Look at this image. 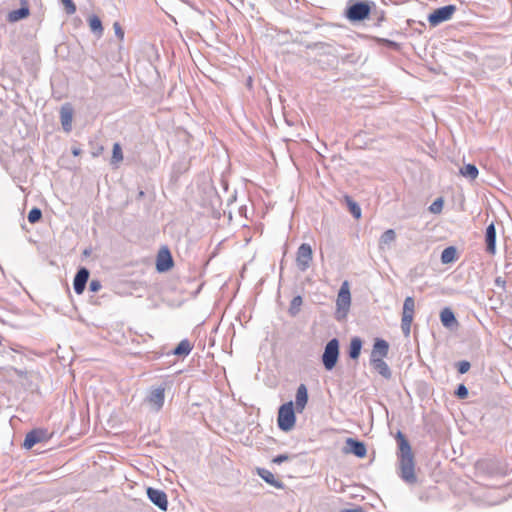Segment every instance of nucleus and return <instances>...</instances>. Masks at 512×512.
<instances>
[{
	"label": "nucleus",
	"instance_id": "43",
	"mask_svg": "<svg viewBox=\"0 0 512 512\" xmlns=\"http://www.w3.org/2000/svg\"><path fill=\"white\" fill-rule=\"evenodd\" d=\"M381 41L383 43H385L386 45H388L389 47H398V44L394 41L387 40V39H382Z\"/></svg>",
	"mask_w": 512,
	"mask_h": 512
},
{
	"label": "nucleus",
	"instance_id": "21",
	"mask_svg": "<svg viewBox=\"0 0 512 512\" xmlns=\"http://www.w3.org/2000/svg\"><path fill=\"white\" fill-rule=\"evenodd\" d=\"M30 10L28 6H21L17 10L10 11L8 13L7 19L9 22H18L22 19H25L29 16Z\"/></svg>",
	"mask_w": 512,
	"mask_h": 512
},
{
	"label": "nucleus",
	"instance_id": "15",
	"mask_svg": "<svg viewBox=\"0 0 512 512\" xmlns=\"http://www.w3.org/2000/svg\"><path fill=\"white\" fill-rule=\"evenodd\" d=\"M486 252L494 255L496 253V228L494 223H490L485 232Z\"/></svg>",
	"mask_w": 512,
	"mask_h": 512
},
{
	"label": "nucleus",
	"instance_id": "6",
	"mask_svg": "<svg viewBox=\"0 0 512 512\" xmlns=\"http://www.w3.org/2000/svg\"><path fill=\"white\" fill-rule=\"evenodd\" d=\"M456 11L455 5H446L435 9L429 16L428 21L431 26H437L442 22L449 20Z\"/></svg>",
	"mask_w": 512,
	"mask_h": 512
},
{
	"label": "nucleus",
	"instance_id": "24",
	"mask_svg": "<svg viewBox=\"0 0 512 512\" xmlns=\"http://www.w3.org/2000/svg\"><path fill=\"white\" fill-rule=\"evenodd\" d=\"M362 348V340L359 337H354L351 339L349 346V357L351 359H357L361 353Z\"/></svg>",
	"mask_w": 512,
	"mask_h": 512
},
{
	"label": "nucleus",
	"instance_id": "50",
	"mask_svg": "<svg viewBox=\"0 0 512 512\" xmlns=\"http://www.w3.org/2000/svg\"><path fill=\"white\" fill-rule=\"evenodd\" d=\"M466 418L465 417H462V418H459V421H464Z\"/></svg>",
	"mask_w": 512,
	"mask_h": 512
},
{
	"label": "nucleus",
	"instance_id": "20",
	"mask_svg": "<svg viewBox=\"0 0 512 512\" xmlns=\"http://www.w3.org/2000/svg\"><path fill=\"white\" fill-rule=\"evenodd\" d=\"M370 362L373 368L384 378L388 379L391 377V370L383 358H370Z\"/></svg>",
	"mask_w": 512,
	"mask_h": 512
},
{
	"label": "nucleus",
	"instance_id": "23",
	"mask_svg": "<svg viewBox=\"0 0 512 512\" xmlns=\"http://www.w3.org/2000/svg\"><path fill=\"white\" fill-rule=\"evenodd\" d=\"M457 259V249L454 246L446 247L441 253V262L449 264Z\"/></svg>",
	"mask_w": 512,
	"mask_h": 512
},
{
	"label": "nucleus",
	"instance_id": "5",
	"mask_svg": "<svg viewBox=\"0 0 512 512\" xmlns=\"http://www.w3.org/2000/svg\"><path fill=\"white\" fill-rule=\"evenodd\" d=\"M52 437L47 429L35 428L26 434L23 447L25 449H31L37 443L47 442Z\"/></svg>",
	"mask_w": 512,
	"mask_h": 512
},
{
	"label": "nucleus",
	"instance_id": "12",
	"mask_svg": "<svg viewBox=\"0 0 512 512\" xmlns=\"http://www.w3.org/2000/svg\"><path fill=\"white\" fill-rule=\"evenodd\" d=\"M89 275L90 272L86 267H81L78 269L73 280V288L76 294L80 295L84 292L89 279Z\"/></svg>",
	"mask_w": 512,
	"mask_h": 512
},
{
	"label": "nucleus",
	"instance_id": "46",
	"mask_svg": "<svg viewBox=\"0 0 512 512\" xmlns=\"http://www.w3.org/2000/svg\"><path fill=\"white\" fill-rule=\"evenodd\" d=\"M223 419H224V428H225V430L229 431L230 428L228 425L230 422H232V418L225 417Z\"/></svg>",
	"mask_w": 512,
	"mask_h": 512
},
{
	"label": "nucleus",
	"instance_id": "27",
	"mask_svg": "<svg viewBox=\"0 0 512 512\" xmlns=\"http://www.w3.org/2000/svg\"><path fill=\"white\" fill-rule=\"evenodd\" d=\"M192 348L193 346L190 341L184 339L174 348L173 354L177 356H186L191 352Z\"/></svg>",
	"mask_w": 512,
	"mask_h": 512
},
{
	"label": "nucleus",
	"instance_id": "49",
	"mask_svg": "<svg viewBox=\"0 0 512 512\" xmlns=\"http://www.w3.org/2000/svg\"><path fill=\"white\" fill-rule=\"evenodd\" d=\"M21 6H28L27 0H20Z\"/></svg>",
	"mask_w": 512,
	"mask_h": 512
},
{
	"label": "nucleus",
	"instance_id": "16",
	"mask_svg": "<svg viewBox=\"0 0 512 512\" xmlns=\"http://www.w3.org/2000/svg\"><path fill=\"white\" fill-rule=\"evenodd\" d=\"M308 402V390L305 384H300L295 395L296 412L302 413Z\"/></svg>",
	"mask_w": 512,
	"mask_h": 512
},
{
	"label": "nucleus",
	"instance_id": "36",
	"mask_svg": "<svg viewBox=\"0 0 512 512\" xmlns=\"http://www.w3.org/2000/svg\"><path fill=\"white\" fill-rule=\"evenodd\" d=\"M64 5L65 11L68 15H72L76 12V5L73 0H60Z\"/></svg>",
	"mask_w": 512,
	"mask_h": 512
},
{
	"label": "nucleus",
	"instance_id": "42",
	"mask_svg": "<svg viewBox=\"0 0 512 512\" xmlns=\"http://www.w3.org/2000/svg\"><path fill=\"white\" fill-rule=\"evenodd\" d=\"M102 285L99 280H92L89 284V289L92 292H97L101 289Z\"/></svg>",
	"mask_w": 512,
	"mask_h": 512
},
{
	"label": "nucleus",
	"instance_id": "22",
	"mask_svg": "<svg viewBox=\"0 0 512 512\" xmlns=\"http://www.w3.org/2000/svg\"><path fill=\"white\" fill-rule=\"evenodd\" d=\"M257 473L266 483H268L276 488L282 487V483L275 479V476L273 475V473L271 471H269L265 468H258Z\"/></svg>",
	"mask_w": 512,
	"mask_h": 512
},
{
	"label": "nucleus",
	"instance_id": "9",
	"mask_svg": "<svg viewBox=\"0 0 512 512\" xmlns=\"http://www.w3.org/2000/svg\"><path fill=\"white\" fill-rule=\"evenodd\" d=\"M146 493H147L149 500L155 506H157L162 511L167 510L168 500H167V495L163 490L148 487Z\"/></svg>",
	"mask_w": 512,
	"mask_h": 512
},
{
	"label": "nucleus",
	"instance_id": "34",
	"mask_svg": "<svg viewBox=\"0 0 512 512\" xmlns=\"http://www.w3.org/2000/svg\"><path fill=\"white\" fill-rule=\"evenodd\" d=\"M28 221L31 223V224H35L37 222H39L42 218V211L41 209L37 208V207H34L32 208L29 213H28Z\"/></svg>",
	"mask_w": 512,
	"mask_h": 512
},
{
	"label": "nucleus",
	"instance_id": "11",
	"mask_svg": "<svg viewBox=\"0 0 512 512\" xmlns=\"http://www.w3.org/2000/svg\"><path fill=\"white\" fill-rule=\"evenodd\" d=\"M164 387H157L150 391L146 401L151 406L153 412H158L164 404Z\"/></svg>",
	"mask_w": 512,
	"mask_h": 512
},
{
	"label": "nucleus",
	"instance_id": "14",
	"mask_svg": "<svg viewBox=\"0 0 512 512\" xmlns=\"http://www.w3.org/2000/svg\"><path fill=\"white\" fill-rule=\"evenodd\" d=\"M173 266L172 256L167 248L160 250L157 255L156 269L158 272H166Z\"/></svg>",
	"mask_w": 512,
	"mask_h": 512
},
{
	"label": "nucleus",
	"instance_id": "45",
	"mask_svg": "<svg viewBox=\"0 0 512 512\" xmlns=\"http://www.w3.org/2000/svg\"><path fill=\"white\" fill-rule=\"evenodd\" d=\"M103 152V146H99L96 150L92 151L93 157H98Z\"/></svg>",
	"mask_w": 512,
	"mask_h": 512
},
{
	"label": "nucleus",
	"instance_id": "3",
	"mask_svg": "<svg viewBox=\"0 0 512 512\" xmlns=\"http://www.w3.org/2000/svg\"><path fill=\"white\" fill-rule=\"evenodd\" d=\"M339 358V341L333 338L327 342L322 354V363L326 370L331 371Z\"/></svg>",
	"mask_w": 512,
	"mask_h": 512
},
{
	"label": "nucleus",
	"instance_id": "32",
	"mask_svg": "<svg viewBox=\"0 0 512 512\" xmlns=\"http://www.w3.org/2000/svg\"><path fill=\"white\" fill-rule=\"evenodd\" d=\"M302 303H303V300L300 295L293 297V299L291 300V303H290L289 310H288L289 314L291 316H296L300 311V307H301Z\"/></svg>",
	"mask_w": 512,
	"mask_h": 512
},
{
	"label": "nucleus",
	"instance_id": "29",
	"mask_svg": "<svg viewBox=\"0 0 512 512\" xmlns=\"http://www.w3.org/2000/svg\"><path fill=\"white\" fill-rule=\"evenodd\" d=\"M295 406L292 401L284 403L279 407L277 416H295Z\"/></svg>",
	"mask_w": 512,
	"mask_h": 512
},
{
	"label": "nucleus",
	"instance_id": "4",
	"mask_svg": "<svg viewBox=\"0 0 512 512\" xmlns=\"http://www.w3.org/2000/svg\"><path fill=\"white\" fill-rule=\"evenodd\" d=\"M415 301L414 298L408 296L405 298L403 303L402 319H401V330L403 334L408 337L411 332V324L414 317Z\"/></svg>",
	"mask_w": 512,
	"mask_h": 512
},
{
	"label": "nucleus",
	"instance_id": "1",
	"mask_svg": "<svg viewBox=\"0 0 512 512\" xmlns=\"http://www.w3.org/2000/svg\"><path fill=\"white\" fill-rule=\"evenodd\" d=\"M396 440L399 446L400 477L408 484H415L417 477L415 475L414 455L409 441L401 431L397 432Z\"/></svg>",
	"mask_w": 512,
	"mask_h": 512
},
{
	"label": "nucleus",
	"instance_id": "25",
	"mask_svg": "<svg viewBox=\"0 0 512 512\" xmlns=\"http://www.w3.org/2000/svg\"><path fill=\"white\" fill-rule=\"evenodd\" d=\"M88 23L91 31L98 37H101L103 34V26L100 18L96 15H92L88 18Z\"/></svg>",
	"mask_w": 512,
	"mask_h": 512
},
{
	"label": "nucleus",
	"instance_id": "33",
	"mask_svg": "<svg viewBox=\"0 0 512 512\" xmlns=\"http://www.w3.org/2000/svg\"><path fill=\"white\" fill-rule=\"evenodd\" d=\"M396 238V233L393 229L386 230L380 237V244L381 245H389L392 243Z\"/></svg>",
	"mask_w": 512,
	"mask_h": 512
},
{
	"label": "nucleus",
	"instance_id": "19",
	"mask_svg": "<svg viewBox=\"0 0 512 512\" xmlns=\"http://www.w3.org/2000/svg\"><path fill=\"white\" fill-rule=\"evenodd\" d=\"M440 320L442 325L446 328H453L458 325L454 312L450 308H444L440 312Z\"/></svg>",
	"mask_w": 512,
	"mask_h": 512
},
{
	"label": "nucleus",
	"instance_id": "28",
	"mask_svg": "<svg viewBox=\"0 0 512 512\" xmlns=\"http://www.w3.org/2000/svg\"><path fill=\"white\" fill-rule=\"evenodd\" d=\"M345 202L347 204L349 212L353 215L354 218L359 219L361 217V208L350 196L344 197Z\"/></svg>",
	"mask_w": 512,
	"mask_h": 512
},
{
	"label": "nucleus",
	"instance_id": "10",
	"mask_svg": "<svg viewBox=\"0 0 512 512\" xmlns=\"http://www.w3.org/2000/svg\"><path fill=\"white\" fill-rule=\"evenodd\" d=\"M350 303L351 294L349 290V285L348 282L345 281L340 287L336 300L338 312L343 311L344 313H346L350 307Z\"/></svg>",
	"mask_w": 512,
	"mask_h": 512
},
{
	"label": "nucleus",
	"instance_id": "2",
	"mask_svg": "<svg viewBox=\"0 0 512 512\" xmlns=\"http://www.w3.org/2000/svg\"><path fill=\"white\" fill-rule=\"evenodd\" d=\"M372 5L374 6V3L369 1L350 0L344 15L351 23L361 22L371 16Z\"/></svg>",
	"mask_w": 512,
	"mask_h": 512
},
{
	"label": "nucleus",
	"instance_id": "13",
	"mask_svg": "<svg viewBox=\"0 0 512 512\" xmlns=\"http://www.w3.org/2000/svg\"><path fill=\"white\" fill-rule=\"evenodd\" d=\"M346 446H345V452L354 454L355 456L359 458H363L366 456L367 449L363 442L354 439V438H347L346 439Z\"/></svg>",
	"mask_w": 512,
	"mask_h": 512
},
{
	"label": "nucleus",
	"instance_id": "7",
	"mask_svg": "<svg viewBox=\"0 0 512 512\" xmlns=\"http://www.w3.org/2000/svg\"><path fill=\"white\" fill-rule=\"evenodd\" d=\"M313 259V252L312 248L308 243H302L298 250L296 255V264L300 271L304 272L306 271L312 262Z\"/></svg>",
	"mask_w": 512,
	"mask_h": 512
},
{
	"label": "nucleus",
	"instance_id": "37",
	"mask_svg": "<svg viewBox=\"0 0 512 512\" xmlns=\"http://www.w3.org/2000/svg\"><path fill=\"white\" fill-rule=\"evenodd\" d=\"M456 367H457V370L460 374H465L466 372L469 371L470 367H471V364L470 362L466 361V360H463V361H459L457 364H456Z\"/></svg>",
	"mask_w": 512,
	"mask_h": 512
},
{
	"label": "nucleus",
	"instance_id": "18",
	"mask_svg": "<svg viewBox=\"0 0 512 512\" xmlns=\"http://www.w3.org/2000/svg\"><path fill=\"white\" fill-rule=\"evenodd\" d=\"M73 109L69 105H64L60 110V121L64 131L70 132L72 129Z\"/></svg>",
	"mask_w": 512,
	"mask_h": 512
},
{
	"label": "nucleus",
	"instance_id": "35",
	"mask_svg": "<svg viewBox=\"0 0 512 512\" xmlns=\"http://www.w3.org/2000/svg\"><path fill=\"white\" fill-rule=\"evenodd\" d=\"M444 205L443 198L439 197L429 206V211L433 214H438L442 211Z\"/></svg>",
	"mask_w": 512,
	"mask_h": 512
},
{
	"label": "nucleus",
	"instance_id": "41",
	"mask_svg": "<svg viewBox=\"0 0 512 512\" xmlns=\"http://www.w3.org/2000/svg\"><path fill=\"white\" fill-rule=\"evenodd\" d=\"M113 28H114V31H115V34L116 36L122 40L124 38V31L122 29V27L120 26V24L118 22H115L113 24Z\"/></svg>",
	"mask_w": 512,
	"mask_h": 512
},
{
	"label": "nucleus",
	"instance_id": "47",
	"mask_svg": "<svg viewBox=\"0 0 512 512\" xmlns=\"http://www.w3.org/2000/svg\"><path fill=\"white\" fill-rule=\"evenodd\" d=\"M341 512H363L362 508H354V509H343Z\"/></svg>",
	"mask_w": 512,
	"mask_h": 512
},
{
	"label": "nucleus",
	"instance_id": "31",
	"mask_svg": "<svg viewBox=\"0 0 512 512\" xmlns=\"http://www.w3.org/2000/svg\"><path fill=\"white\" fill-rule=\"evenodd\" d=\"M277 420L279 428L285 432L293 429L296 424V418H277Z\"/></svg>",
	"mask_w": 512,
	"mask_h": 512
},
{
	"label": "nucleus",
	"instance_id": "17",
	"mask_svg": "<svg viewBox=\"0 0 512 512\" xmlns=\"http://www.w3.org/2000/svg\"><path fill=\"white\" fill-rule=\"evenodd\" d=\"M389 351V344L386 340L381 338H376L373 349L371 352V358L377 359V358H384L387 356Z\"/></svg>",
	"mask_w": 512,
	"mask_h": 512
},
{
	"label": "nucleus",
	"instance_id": "8",
	"mask_svg": "<svg viewBox=\"0 0 512 512\" xmlns=\"http://www.w3.org/2000/svg\"><path fill=\"white\" fill-rule=\"evenodd\" d=\"M14 373L20 379V383L26 389L35 391L38 389L39 374L33 371H24L17 368H13Z\"/></svg>",
	"mask_w": 512,
	"mask_h": 512
},
{
	"label": "nucleus",
	"instance_id": "30",
	"mask_svg": "<svg viewBox=\"0 0 512 512\" xmlns=\"http://www.w3.org/2000/svg\"><path fill=\"white\" fill-rule=\"evenodd\" d=\"M123 161V152L119 143H114L111 157V164L117 165Z\"/></svg>",
	"mask_w": 512,
	"mask_h": 512
},
{
	"label": "nucleus",
	"instance_id": "39",
	"mask_svg": "<svg viewBox=\"0 0 512 512\" xmlns=\"http://www.w3.org/2000/svg\"><path fill=\"white\" fill-rule=\"evenodd\" d=\"M372 17L376 19V25L379 26L381 22L385 19L384 11H373L371 13Z\"/></svg>",
	"mask_w": 512,
	"mask_h": 512
},
{
	"label": "nucleus",
	"instance_id": "26",
	"mask_svg": "<svg viewBox=\"0 0 512 512\" xmlns=\"http://www.w3.org/2000/svg\"><path fill=\"white\" fill-rule=\"evenodd\" d=\"M460 174L469 179L474 180L477 178L479 171L478 168L474 164H466L463 167L460 168Z\"/></svg>",
	"mask_w": 512,
	"mask_h": 512
},
{
	"label": "nucleus",
	"instance_id": "48",
	"mask_svg": "<svg viewBox=\"0 0 512 512\" xmlns=\"http://www.w3.org/2000/svg\"><path fill=\"white\" fill-rule=\"evenodd\" d=\"M495 283L498 285V286H504L505 284V281L502 280L500 277H498L496 280H495Z\"/></svg>",
	"mask_w": 512,
	"mask_h": 512
},
{
	"label": "nucleus",
	"instance_id": "44",
	"mask_svg": "<svg viewBox=\"0 0 512 512\" xmlns=\"http://www.w3.org/2000/svg\"><path fill=\"white\" fill-rule=\"evenodd\" d=\"M71 152L74 156H79L82 153V150L80 147L74 146L72 147Z\"/></svg>",
	"mask_w": 512,
	"mask_h": 512
},
{
	"label": "nucleus",
	"instance_id": "38",
	"mask_svg": "<svg viewBox=\"0 0 512 512\" xmlns=\"http://www.w3.org/2000/svg\"><path fill=\"white\" fill-rule=\"evenodd\" d=\"M455 395L460 398L464 399L468 396V389L464 384L458 385L457 389L455 390Z\"/></svg>",
	"mask_w": 512,
	"mask_h": 512
},
{
	"label": "nucleus",
	"instance_id": "40",
	"mask_svg": "<svg viewBox=\"0 0 512 512\" xmlns=\"http://www.w3.org/2000/svg\"><path fill=\"white\" fill-rule=\"evenodd\" d=\"M291 459V456L288 454H279L273 458L272 462L275 464H281Z\"/></svg>",
	"mask_w": 512,
	"mask_h": 512
}]
</instances>
